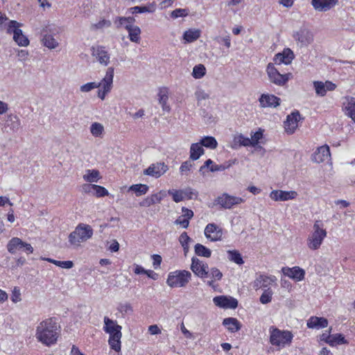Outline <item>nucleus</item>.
<instances>
[{
    "label": "nucleus",
    "mask_w": 355,
    "mask_h": 355,
    "mask_svg": "<svg viewBox=\"0 0 355 355\" xmlns=\"http://www.w3.org/2000/svg\"><path fill=\"white\" fill-rule=\"evenodd\" d=\"M205 153V150L199 142L194 143L190 147L189 159L192 161L198 159Z\"/></svg>",
    "instance_id": "obj_28"
},
{
    "label": "nucleus",
    "mask_w": 355,
    "mask_h": 355,
    "mask_svg": "<svg viewBox=\"0 0 355 355\" xmlns=\"http://www.w3.org/2000/svg\"><path fill=\"white\" fill-rule=\"evenodd\" d=\"M259 102L261 108H275L280 105L281 99L274 94H262L259 98Z\"/></svg>",
    "instance_id": "obj_13"
},
{
    "label": "nucleus",
    "mask_w": 355,
    "mask_h": 355,
    "mask_svg": "<svg viewBox=\"0 0 355 355\" xmlns=\"http://www.w3.org/2000/svg\"><path fill=\"white\" fill-rule=\"evenodd\" d=\"M112 25V23L110 20L107 19H102L99 21L98 23L95 24L94 26L96 29H102L105 27L108 28L110 27Z\"/></svg>",
    "instance_id": "obj_61"
},
{
    "label": "nucleus",
    "mask_w": 355,
    "mask_h": 355,
    "mask_svg": "<svg viewBox=\"0 0 355 355\" xmlns=\"http://www.w3.org/2000/svg\"><path fill=\"white\" fill-rule=\"evenodd\" d=\"M193 166V164L191 162V160H187L182 163L180 167V171L182 173H184L186 172H188L191 170V168Z\"/></svg>",
    "instance_id": "obj_60"
},
{
    "label": "nucleus",
    "mask_w": 355,
    "mask_h": 355,
    "mask_svg": "<svg viewBox=\"0 0 355 355\" xmlns=\"http://www.w3.org/2000/svg\"><path fill=\"white\" fill-rule=\"evenodd\" d=\"M24 241L18 238L14 237L11 239L7 245L8 251L11 254H15L17 250H21L24 248Z\"/></svg>",
    "instance_id": "obj_29"
},
{
    "label": "nucleus",
    "mask_w": 355,
    "mask_h": 355,
    "mask_svg": "<svg viewBox=\"0 0 355 355\" xmlns=\"http://www.w3.org/2000/svg\"><path fill=\"white\" fill-rule=\"evenodd\" d=\"M266 73L270 83L277 86L285 85L291 76L290 73L281 74L272 63H269L267 65Z\"/></svg>",
    "instance_id": "obj_7"
},
{
    "label": "nucleus",
    "mask_w": 355,
    "mask_h": 355,
    "mask_svg": "<svg viewBox=\"0 0 355 355\" xmlns=\"http://www.w3.org/2000/svg\"><path fill=\"white\" fill-rule=\"evenodd\" d=\"M60 335V326L55 319L49 318L41 321L37 326L35 338L42 344L50 346L56 343Z\"/></svg>",
    "instance_id": "obj_1"
},
{
    "label": "nucleus",
    "mask_w": 355,
    "mask_h": 355,
    "mask_svg": "<svg viewBox=\"0 0 355 355\" xmlns=\"http://www.w3.org/2000/svg\"><path fill=\"white\" fill-rule=\"evenodd\" d=\"M223 324L232 333L238 331L241 328L239 321L234 318H227L223 321Z\"/></svg>",
    "instance_id": "obj_26"
},
{
    "label": "nucleus",
    "mask_w": 355,
    "mask_h": 355,
    "mask_svg": "<svg viewBox=\"0 0 355 355\" xmlns=\"http://www.w3.org/2000/svg\"><path fill=\"white\" fill-rule=\"evenodd\" d=\"M148 186L146 184H137L130 187L129 191L135 192L137 196L146 194L148 191Z\"/></svg>",
    "instance_id": "obj_40"
},
{
    "label": "nucleus",
    "mask_w": 355,
    "mask_h": 355,
    "mask_svg": "<svg viewBox=\"0 0 355 355\" xmlns=\"http://www.w3.org/2000/svg\"><path fill=\"white\" fill-rule=\"evenodd\" d=\"M200 37V31L198 29H189L184 32L183 37L188 42H193Z\"/></svg>",
    "instance_id": "obj_37"
},
{
    "label": "nucleus",
    "mask_w": 355,
    "mask_h": 355,
    "mask_svg": "<svg viewBox=\"0 0 355 355\" xmlns=\"http://www.w3.org/2000/svg\"><path fill=\"white\" fill-rule=\"evenodd\" d=\"M20 127L21 121L17 115L10 114L6 116L5 123L3 128L5 132L15 133L18 131Z\"/></svg>",
    "instance_id": "obj_15"
},
{
    "label": "nucleus",
    "mask_w": 355,
    "mask_h": 355,
    "mask_svg": "<svg viewBox=\"0 0 355 355\" xmlns=\"http://www.w3.org/2000/svg\"><path fill=\"white\" fill-rule=\"evenodd\" d=\"M191 273L188 270H175L168 274L166 283L172 288L184 287L191 280Z\"/></svg>",
    "instance_id": "obj_5"
},
{
    "label": "nucleus",
    "mask_w": 355,
    "mask_h": 355,
    "mask_svg": "<svg viewBox=\"0 0 355 355\" xmlns=\"http://www.w3.org/2000/svg\"><path fill=\"white\" fill-rule=\"evenodd\" d=\"M191 270L196 276L201 279L208 277L209 267L207 263L200 261L197 257H193L191 259Z\"/></svg>",
    "instance_id": "obj_10"
},
{
    "label": "nucleus",
    "mask_w": 355,
    "mask_h": 355,
    "mask_svg": "<svg viewBox=\"0 0 355 355\" xmlns=\"http://www.w3.org/2000/svg\"><path fill=\"white\" fill-rule=\"evenodd\" d=\"M118 311L123 314H127L132 311V308L129 303L120 304L118 306Z\"/></svg>",
    "instance_id": "obj_59"
},
{
    "label": "nucleus",
    "mask_w": 355,
    "mask_h": 355,
    "mask_svg": "<svg viewBox=\"0 0 355 355\" xmlns=\"http://www.w3.org/2000/svg\"><path fill=\"white\" fill-rule=\"evenodd\" d=\"M182 191L184 193V197L187 198L188 199L196 198L198 194V191L190 187L186 188Z\"/></svg>",
    "instance_id": "obj_56"
},
{
    "label": "nucleus",
    "mask_w": 355,
    "mask_h": 355,
    "mask_svg": "<svg viewBox=\"0 0 355 355\" xmlns=\"http://www.w3.org/2000/svg\"><path fill=\"white\" fill-rule=\"evenodd\" d=\"M158 96L159 103L161 104L162 110L168 112L171 110V108L170 106L167 104L168 99L167 89L166 88L160 89Z\"/></svg>",
    "instance_id": "obj_33"
},
{
    "label": "nucleus",
    "mask_w": 355,
    "mask_h": 355,
    "mask_svg": "<svg viewBox=\"0 0 355 355\" xmlns=\"http://www.w3.org/2000/svg\"><path fill=\"white\" fill-rule=\"evenodd\" d=\"M259 279L261 282V288H268V286L273 282L275 279V277H268L266 275H259Z\"/></svg>",
    "instance_id": "obj_53"
},
{
    "label": "nucleus",
    "mask_w": 355,
    "mask_h": 355,
    "mask_svg": "<svg viewBox=\"0 0 355 355\" xmlns=\"http://www.w3.org/2000/svg\"><path fill=\"white\" fill-rule=\"evenodd\" d=\"M114 68L109 67L106 71L105 77L99 82L101 89L98 92V97L101 100H104L105 96L111 91L113 84Z\"/></svg>",
    "instance_id": "obj_8"
},
{
    "label": "nucleus",
    "mask_w": 355,
    "mask_h": 355,
    "mask_svg": "<svg viewBox=\"0 0 355 355\" xmlns=\"http://www.w3.org/2000/svg\"><path fill=\"white\" fill-rule=\"evenodd\" d=\"M270 331V343L272 345L283 348L291 343L293 335L291 331H282L275 327H271Z\"/></svg>",
    "instance_id": "obj_4"
},
{
    "label": "nucleus",
    "mask_w": 355,
    "mask_h": 355,
    "mask_svg": "<svg viewBox=\"0 0 355 355\" xmlns=\"http://www.w3.org/2000/svg\"><path fill=\"white\" fill-rule=\"evenodd\" d=\"M228 259L230 261L238 264L242 265L244 261L243 260L241 253L238 250H228L227 251Z\"/></svg>",
    "instance_id": "obj_41"
},
{
    "label": "nucleus",
    "mask_w": 355,
    "mask_h": 355,
    "mask_svg": "<svg viewBox=\"0 0 355 355\" xmlns=\"http://www.w3.org/2000/svg\"><path fill=\"white\" fill-rule=\"evenodd\" d=\"M330 338L331 339L329 341V345H330L331 346L348 343L347 340L341 334H336L331 335Z\"/></svg>",
    "instance_id": "obj_42"
},
{
    "label": "nucleus",
    "mask_w": 355,
    "mask_h": 355,
    "mask_svg": "<svg viewBox=\"0 0 355 355\" xmlns=\"http://www.w3.org/2000/svg\"><path fill=\"white\" fill-rule=\"evenodd\" d=\"M345 114L355 122V98L347 97L344 103Z\"/></svg>",
    "instance_id": "obj_27"
},
{
    "label": "nucleus",
    "mask_w": 355,
    "mask_h": 355,
    "mask_svg": "<svg viewBox=\"0 0 355 355\" xmlns=\"http://www.w3.org/2000/svg\"><path fill=\"white\" fill-rule=\"evenodd\" d=\"M302 119L299 111L293 112L286 117L284 122L285 131L288 134H293L298 126V122Z\"/></svg>",
    "instance_id": "obj_16"
},
{
    "label": "nucleus",
    "mask_w": 355,
    "mask_h": 355,
    "mask_svg": "<svg viewBox=\"0 0 355 355\" xmlns=\"http://www.w3.org/2000/svg\"><path fill=\"white\" fill-rule=\"evenodd\" d=\"M100 178V173L98 170H87L83 175V179L87 182H96Z\"/></svg>",
    "instance_id": "obj_39"
},
{
    "label": "nucleus",
    "mask_w": 355,
    "mask_h": 355,
    "mask_svg": "<svg viewBox=\"0 0 355 355\" xmlns=\"http://www.w3.org/2000/svg\"><path fill=\"white\" fill-rule=\"evenodd\" d=\"M43 259L47 261L48 262L52 263L62 268L69 269L73 266V263L71 261H57L51 258H46Z\"/></svg>",
    "instance_id": "obj_44"
},
{
    "label": "nucleus",
    "mask_w": 355,
    "mask_h": 355,
    "mask_svg": "<svg viewBox=\"0 0 355 355\" xmlns=\"http://www.w3.org/2000/svg\"><path fill=\"white\" fill-rule=\"evenodd\" d=\"M128 32V37L132 42L139 43L140 42L141 29L137 26H132V27H126Z\"/></svg>",
    "instance_id": "obj_32"
},
{
    "label": "nucleus",
    "mask_w": 355,
    "mask_h": 355,
    "mask_svg": "<svg viewBox=\"0 0 355 355\" xmlns=\"http://www.w3.org/2000/svg\"><path fill=\"white\" fill-rule=\"evenodd\" d=\"M338 0H312L311 5L313 8L319 12H326L335 6Z\"/></svg>",
    "instance_id": "obj_21"
},
{
    "label": "nucleus",
    "mask_w": 355,
    "mask_h": 355,
    "mask_svg": "<svg viewBox=\"0 0 355 355\" xmlns=\"http://www.w3.org/2000/svg\"><path fill=\"white\" fill-rule=\"evenodd\" d=\"M103 322V331L110 335L108 343L110 348L115 352H120L121 347V338L122 337V327L118 324L116 320H113L107 316L104 317Z\"/></svg>",
    "instance_id": "obj_2"
},
{
    "label": "nucleus",
    "mask_w": 355,
    "mask_h": 355,
    "mask_svg": "<svg viewBox=\"0 0 355 355\" xmlns=\"http://www.w3.org/2000/svg\"><path fill=\"white\" fill-rule=\"evenodd\" d=\"M168 193L172 196L173 200L175 202H181L184 198L182 190H168Z\"/></svg>",
    "instance_id": "obj_51"
},
{
    "label": "nucleus",
    "mask_w": 355,
    "mask_h": 355,
    "mask_svg": "<svg viewBox=\"0 0 355 355\" xmlns=\"http://www.w3.org/2000/svg\"><path fill=\"white\" fill-rule=\"evenodd\" d=\"M272 293V291L270 288L265 289L259 299L261 303L266 304L270 302Z\"/></svg>",
    "instance_id": "obj_48"
},
{
    "label": "nucleus",
    "mask_w": 355,
    "mask_h": 355,
    "mask_svg": "<svg viewBox=\"0 0 355 355\" xmlns=\"http://www.w3.org/2000/svg\"><path fill=\"white\" fill-rule=\"evenodd\" d=\"M100 87H101V84H99V83L91 82V83H87L86 84L81 85L80 87V90L82 92H89L92 91V89L98 88Z\"/></svg>",
    "instance_id": "obj_52"
},
{
    "label": "nucleus",
    "mask_w": 355,
    "mask_h": 355,
    "mask_svg": "<svg viewBox=\"0 0 355 355\" xmlns=\"http://www.w3.org/2000/svg\"><path fill=\"white\" fill-rule=\"evenodd\" d=\"M191 241V238L188 236L187 232H182L180 237H179V241L182 246H184L187 245H189V242Z\"/></svg>",
    "instance_id": "obj_63"
},
{
    "label": "nucleus",
    "mask_w": 355,
    "mask_h": 355,
    "mask_svg": "<svg viewBox=\"0 0 355 355\" xmlns=\"http://www.w3.org/2000/svg\"><path fill=\"white\" fill-rule=\"evenodd\" d=\"M168 169L167 165L164 162H157L150 164L144 171V174L158 178L164 174Z\"/></svg>",
    "instance_id": "obj_14"
},
{
    "label": "nucleus",
    "mask_w": 355,
    "mask_h": 355,
    "mask_svg": "<svg viewBox=\"0 0 355 355\" xmlns=\"http://www.w3.org/2000/svg\"><path fill=\"white\" fill-rule=\"evenodd\" d=\"M92 55L102 65L107 66L110 63V56L106 48L103 46L96 45L91 48Z\"/></svg>",
    "instance_id": "obj_11"
},
{
    "label": "nucleus",
    "mask_w": 355,
    "mask_h": 355,
    "mask_svg": "<svg viewBox=\"0 0 355 355\" xmlns=\"http://www.w3.org/2000/svg\"><path fill=\"white\" fill-rule=\"evenodd\" d=\"M294 59V53L290 49H285L282 53H278L274 58L275 64H290Z\"/></svg>",
    "instance_id": "obj_23"
},
{
    "label": "nucleus",
    "mask_w": 355,
    "mask_h": 355,
    "mask_svg": "<svg viewBox=\"0 0 355 355\" xmlns=\"http://www.w3.org/2000/svg\"><path fill=\"white\" fill-rule=\"evenodd\" d=\"M205 235L211 241H217L221 240L223 231L215 223H209L205 227Z\"/></svg>",
    "instance_id": "obj_19"
},
{
    "label": "nucleus",
    "mask_w": 355,
    "mask_h": 355,
    "mask_svg": "<svg viewBox=\"0 0 355 355\" xmlns=\"http://www.w3.org/2000/svg\"><path fill=\"white\" fill-rule=\"evenodd\" d=\"M309 329H320L328 326V320L323 317L311 316L306 322Z\"/></svg>",
    "instance_id": "obj_24"
},
{
    "label": "nucleus",
    "mask_w": 355,
    "mask_h": 355,
    "mask_svg": "<svg viewBox=\"0 0 355 355\" xmlns=\"http://www.w3.org/2000/svg\"><path fill=\"white\" fill-rule=\"evenodd\" d=\"M114 24L117 29L134 26L135 19L133 17H116L113 19Z\"/></svg>",
    "instance_id": "obj_25"
},
{
    "label": "nucleus",
    "mask_w": 355,
    "mask_h": 355,
    "mask_svg": "<svg viewBox=\"0 0 355 355\" xmlns=\"http://www.w3.org/2000/svg\"><path fill=\"white\" fill-rule=\"evenodd\" d=\"M244 202V199L240 197L230 196L227 193H223L215 200V203L222 208L231 209L234 205H238Z\"/></svg>",
    "instance_id": "obj_9"
},
{
    "label": "nucleus",
    "mask_w": 355,
    "mask_h": 355,
    "mask_svg": "<svg viewBox=\"0 0 355 355\" xmlns=\"http://www.w3.org/2000/svg\"><path fill=\"white\" fill-rule=\"evenodd\" d=\"M11 300L14 303H17V302L21 301L20 290L19 288H17V287H15L14 290L12 291V295H11Z\"/></svg>",
    "instance_id": "obj_62"
},
{
    "label": "nucleus",
    "mask_w": 355,
    "mask_h": 355,
    "mask_svg": "<svg viewBox=\"0 0 355 355\" xmlns=\"http://www.w3.org/2000/svg\"><path fill=\"white\" fill-rule=\"evenodd\" d=\"M282 270L285 276H288L296 281H302L304 278L305 271L300 267H284Z\"/></svg>",
    "instance_id": "obj_22"
},
{
    "label": "nucleus",
    "mask_w": 355,
    "mask_h": 355,
    "mask_svg": "<svg viewBox=\"0 0 355 355\" xmlns=\"http://www.w3.org/2000/svg\"><path fill=\"white\" fill-rule=\"evenodd\" d=\"M93 235V230L88 225L80 224L75 230L70 233L69 241L71 244L75 245L78 243L86 241Z\"/></svg>",
    "instance_id": "obj_6"
},
{
    "label": "nucleus",
    "mask_w": 355,
    "mask_h": 355,
    "mask_svg": "<svg viewBox=\"0 0 355 355\" xmlns=\"http://www.w3.org/2000/svg\"><path fill=\"white\" fill-rule=\"evenodd\" d=\"M297 196L295 191L273 190L270 193V198L275 201H286L293 200Z\"/></svg>",
    "instance_id": "obj_18"
},
{
    "label": "nucleus",
    "mask_w": 355,
    "mask_h": 355,
    "mask_svg": "<svg viewBox=\"0 0 355 355\" xmlns=\"http://www.w3.org/2000/svg\"><path fill=\"white\" fill-rule=\"evenodd\" d=\"M293 37L301 47L307 46L313 40L312 33L305 28H301L299 31L294 32Z\"/></svg>",
    "instance_id": "obj_12"
},
{
    "label": "nucleus",
    "mask_w": 355,
    "mask_h": 355,
    "mask_svg": "<svg viewBox=\"0 0 355 355\" xmlns=\"http://www.w3.org/2000/svg\"><path fill=\"white\" fill-rule=\"evenodd\" d=\"M199 143L203 147L209 148V149H216L218 146V142L216 139L211 136H205L202 137Z\"/></svg>",
    "instance_id": "obj_35"
},
{
    "label": "nucleus",
    "mask_w": 355,
    "mask_h": 355,
    "mask_svg": "<svg viewBox=\"0 0 355 355\" xmlns=\"http://www.w3.org/2000/svg\"><path fill=\"white\" fill-rule=\"evenodd\" d=\"M236 162V160L229 161L227 163L223 164H212L209 168L211 172L223 171L225 169L229 168L233 164Z\"/></svg>",
    "instance_id": "obj_46"
},
{
    "label": "nucleus",
    "mask_w": 355,
    "mask_h": 355,
    "mask_svg": "<svg viewBox=\"0 0 355 355\" xmlns=\"http://www.w3.org/2000/svg\"><path fill=\"white\" fill-rule=\"evenodd\" d=\"M313 86L315 90V93L318 95L320 96H324L326 95L324 83L322 81H314Z\"/></svg>",
    "instance_id": "obj_49"
},
{
    "label": "nucleus",
    "mask_w": 355,
    "mask_h": 355,
    "mask_svg": "<svg viewBox=\"0 0 355 355\" xmlns=\"http://www.w3.org/2000/svg\"><path fill=\"white\" fill-rule=\"evenodd\" d=\"M194 251L196 255L209 258L211 255V251L205 245L197 243L194 246Z\"/></svg>",
    "instance_id": "obj_38"
},
{
    "label": "nucleus",
    "mask_w": 355,
    "mask_h": 355,
    "mask_svg": "<svg viewBox=\"0 0 355 355\" xmlns=\"http://www.w3.org/2000/svg\"><path fill=\"white\" fill-rule=\"evenodd\" d=\"M166 193L165 191H160L158 193L152 194L151 196H150V197L151 198L153 204L154 205L159 203L163 200V198L166 197Z\"/></svg>",
    "instance_id": "obj_55"
},
{
    "label": "nucleus",
    "mask_w": 355,
    "mask_h": 355,
    "mask_svg": "<svg viewBox=\"0 0 355 355\" xmlns=\"http://www.w3.org/2000/svg\"><path fill=\"white\" fill-rule=\"evenodd\" d=\"M251 146V141L250 138L244 137L242 134L236 135L234 137L232 148L237 149L241 146Z\"/></svg>",
    "instance_id": "obj_30"
},
{
    "label": "nucleus",
    "mask_w": 355,
    "mask_h": 355,
    "mask_svg": "<svg viewBox=\"0 0 355 355\" xmlns=\"http://www.w3.org/2000/svg\"><path fill=\"white\" fill-rule=\"evenodd\" d=\"M313 232L307 239V245L311 250L318 249L324 239L327 236V231L321 220H316L313 227Z\"/></svg>",
    "instance_id": "obj_3"
},
{
    "label": "nucleus",
    "mask_w": 355,
    "mask_h": 355,
    "mask_svg": "<svg viewBox=\"0 0 355 355\" xmlns=\"http://www.w3.org/2000/svg\"><path fill=\"white\" fill-rule=\"evenodd\" d=\"M21 24L17 22L15 20H10L8 24L7 33L9 34L12 33L15 35V32L17 31H21L19 27Z\"/></svg>",
    "instance_id": "obj_50"
},
{
    "label": "nucleus",
    "mask_w": 355,
    "mask_h": 355,
    "mask_svg": "<svg viewBox=\"0 0 355 355\" xmlns=\"http://www.w3.org/2000/svg\"><path fill=\"white\" fill-rule=\"evenodd\" d=\"M208 277H210L211 280L208 281L207 284L211 288H214V282L220 280L223 277V273L217 268L213 267L209 269Z\"/></svg>",
    "instance_id": "obj_31"
},
{
    "label": "nucleus",
    "mask_w": 355,
    "mask_h": 355,
    "mask_svg": "<svg viewBox=\"0 0 355 355\" xmlns=\"http://www.w3.org/2000/svg\"><path fill=\"white\" fill-rule=\"evenodd\" d=\"M104 130L103 125L98 122L93 123L90 126L91 134L95 137H101Z\"/></svg>",
    "instance_id": "obj_45"
},
{
    "label": "nucleus",
    "mask_w": 355,
    "mask_h": 355,
    "mask_svg": "<svg viewBox=\"0 0 355 355\" xmlns=\"http://www.w3.org/2000/svg\"><path fill=\"white\" fill-rule=\"evenodd\" d=\"M17 56L19 61L25 62L28 59V52L26 50H19Z\"/></svg>",
    "instance_id": "obj_64"
},
{
    "label": "nucleus",
    "mask_w": 355,
    "mask_h": 355,
    "mask_svg": "<svg viewBox=\"0 0 355 355\" xmlns=\"http://www.w3.org/2000/svg\"><path fill=\"white\" fill-rule=\"evenodd\" d=\"M331 157L329 147L327 145L320 146L312 155L311 160L315 163H322Z\"/></svg>",
    "instance_id": "obj_20"
},
{
    "label": "nucleus",
    "mask_w": 355,
    "mask_h": 355,
    "mask_svg": "<svg viewBox=\"0 0 355 355\" xmlns=\"http://www.w3.org/2000/svg\"><path fill=\"white\" fill-rule=\"evenodd\" d=\"M206 69L203 64L196 65L193 69L192 76L195 78H201L205 74Z\"/></svg>",
    "instance_id": "obj_47"
},
{
    "label": "nucleus",
    "mask_w": 355,
    "mask_h": 355,
    "mask_svg": "<svg viewBox=\"0 0 355 355\" xmlns=\"http://www.w3.org/2000/svg\"><path fill=\"white\" fill-rule=\"evenodd\" d=\"M263 133L261 131H257L252 135H251V139L250 141H251V146H255L259 143V140L262 138Z\"/></svg>",
    "instance_id": "obj_58"
},
{
    "label": "nucleus",
    "mask_w": 355,
    "mask_h": 355,
    "mask_svg": "<svg viewBox=\"0 0 355 355\" xmlns=\"http://www.w3.org/2000/svg\"><path fill=\"white\" fill-rule=\"evenodd\" d=\"M129 12L132 14L135 13H144V12H153L155 8L153 5L150 6H135L129 8Z\"/></svg>",
    "instance_id": "obj_43"
},
{
    "label": "nucleus",
    "mask_w": 355,
    "mask_h": 355,
    "mask_svg": "<svg viewBox=\"0 0 355 355\" xmlns=\"http://www.w3.org/2000/svg\"><path fill=\"white\" fill-rule=\"evenodd\" d=\"M13 40L20 46H27L30 43L28 37L23 34L22 31H15Z\"/></svg>",
    "instance_id": "obj_36"
},
{
    "label": "nucleus",
    "mask_w": 355,
    "mask_h": 355,
    "mask_svg": "<svg viewBox=\"0 0 355 355\" xmlns=\"http://www.w3.org/2000/svg\"><path fill=\"white\" fill-rule=\"evenodd\" d=\"M93 195L98 198L104 197L108 195V191L105 187L95 184Z\"/></svg>",
    "instance_id": "obj_54"
},
{
    "label": "nucleus",
    "mask_w": 355,
    "mask_h": 355,
    "mask_svg": "<svg viewBox=\"0 0 355 355\" xmlns=\"http://www.w3.org/2000/svg\"><path fill=\"white\" fill-rule=\"evenodd\" d=\"M188 10L182 8H177L172 11L171 14V17L172 18L176 19L180 17H186L188 15Z\"/></svg>",
    "instance_id": "obj_57"
},
{
    "label": "nucleus",
    "mask_w": 355,
    "mask_h": 355,
    "mask_svg": "<svg viewBox=\"0 0 355 355\" xmlns=\"http://www.w3.org/2000/svg\"><path fill=\"white\" fill-rule=\"evenodd\" d=\"M213 302L216 306L223 309H236L238 306L236 299L225 295L214 297Z\"/></svg>",
    "instance_id": "obj_17"
},
{
    "label": "nucleus",
    "mask_w": 355,
    "mask_h": 355,
    "mask_svg": "<svg viewBox=\"0 0 355 355\" xmlns=\"http://www.w3.org/2000/svg\"><path fill=\"white\" fill-rule=\"evenodd\" d=\"M42 44L49 49H54L59 45L58 42L50 34H45L42 39Z\"/></svg>",
    "instance_id": "obj_34"
}]
</instances>
